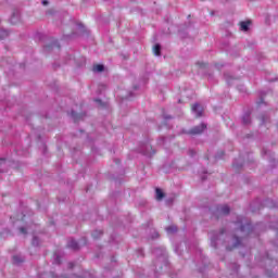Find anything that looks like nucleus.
<instances>
[{
	"mask_svg": "<svg viewBox=\"0 0 278 278\" xmlns=\"http://www.w3.org/2000/svg\"><path fill=\"white\" fill-rule=\"evenodd\" d=\"M207 129V126L205 124H201L199 126H195L189 130V134L191 136H199L202 131H205Z\"/></svg>",
	"mask_w": 278,
	"mask_h": 278,
	"instance_id": "1",
	"label": "nucleus"
},
{
	"mask_svg": "<svg viewBox=\"0 0 278 278\" xmlns=\"http://www.w3.org/2000/svg\"><path fill=\"white\" fill-rule=\"evenodd\" d=\"M192 112L197 114V118L203 116V106L201 104L195 103L191 106Z\"/></svg>",
	"mask_w": 278,
	"mask_h": 278,
	"instance_id": "2",
	"label": "nucleus"
},
{
	"mask_svg": "<svg viewBox=\"0 0 278 278\" xmlns=\"http://www.w3.org/2000/svg\"><path fill=\"white\" fill-rule=\"evenodd\" d=\"M217 212L222 216H227L229 212H231V210L229 208V205L225 204V205L218 206Z\"/></svg>",
	"mask_w": 278,
	"mask_h": 278,
	"instance_id": "3",
	"label": "nucleus"
},
{
	"mask_svg": "<svg viewBox=\"0 0 278 278\" xmlns=\"http://www.w3.org/2000/svg\"><path fill=\"white\" fill-rule=\"evenodd\" d=\"M68 249H73V251H77L79 249V243L75 240H71L67 244Z\"/></svg>",
	"mask_w": 278,
	"mask_h": 278,
	"instance_id": "4",
	"label": "nucleus"
},
{
	"mask_svg": "<svg viewBox=\"0 0 278 278\" xmlns=\"http://www.w3.org/2000/svg\"><path fill=\"white\" fill-rule=\"evenodd\" d=\"M249 25H251V21H245L240 23L241 31H249Z\"/></svg>",
	"mask_w": 278,
	"mask_h": 278,
	"instance_id": "5",
	"label": "nucleus"
},
{
	"mask_svg": "<svg viewBox=\"0 0 278 278\" xmlns=\"http://www.w3.org/2000/svg\"><path fill=\"white\" fill-rule=\"evenodd\" d=\"M155 192H156V201H162V199H164L165 197L164 191H162V189L160 188H156Z\"/></svg>",
	"mask_w": 278,
	"mask_h": 278,
	"instance_id": "6",
	"label": "nucleus"
},
{
	"mask_svg": "<svg viewBox=\"0 0 278 278\" xmlns=\"http://www.w3.org/2000/svg\"><path fill=\"white\" fill-rule=\"evenodd\" d=\"M154 55H162V46L160 43H156L153 48Z\"/></svg>",
	"mask_w": 278,
	"mask_h": 278,
	"instance_id": "7",
	"label": "nucleus"
},
{
	"mask_svg": "<svg viewBox=\"0 0 278 278\" xmlns=\"http://www.w3.org/2000/svg\"><path fill=\"white\" fill-rule=\"evenodd\" d=\"M10 36V33L8 30L0 29V40H5Z\"/></svg>",
	"mask_w": 278,
	"mask_h": 278,
	"instance_id": "8",
	"label": "nucleus"
},
{
	"mask_svg": "<svg viewBox=\"0 0 278 278\" xmlns=\"http://www.w3.org/2000/svg\"><path fill=\"white\" fill-rule=\"evenodd\" d=\"M104 68L105 67L101 64H97L93 66V71H96L97 73H103Z\"/></svg>",
	"mask_w": 278,
	"mask_h": 278,
	"instance_id": "9",
	"label": "nucleus"
},
{
	"mask_svg": "<svg viewBox=\"0 0 278 278\" xmlns=\"http://www.w3.org/2000/svg\"><path fill=\"white\" fill-rule=\"evenodd\" d=\"M167 233H177V226H169L166 228Z\"/></svg>",
	"mask_w": 278,
	"mask_h": 278,
	"instance_id": "10",
	"label": "nucleus"
},
{
	"mask_svg": "<svg viewBox=\"0 0 278 278\" xmlns=\"http://www.w3.org/2000/svg\"><path fill=\"white\" fill-rule=\"evenodd\" d=\"M242 121H243V125H249V123H251V115L249 114L244 115Z\"/></svg>",
	"mask_w": 278,
	"mask_h": 278,
	"instance_id": "11",
	"label": "nucleus"
},
{
	"mask_svg": "<svg viewBox=\"0 0 278 278\" xmlns=\"http://www.w3.org/2000/svg\"><path fill=\"white\" fill-rule=\"evenodd\" d=\"M101 236H103V231H101V230H96L93 233H92V237L93 238H99V237H101Z\"/></svg>",
	"mask_w": 278,
	"mask_h": 278,
	"instance_id": "12",
	"label": "nucleus"
},
{
	"mask_svg": "<svg viewBox=\"0 0 278 278\" xmlns=\"http://www.w3.org/2000/svg\"><path fill=\"white\" fill-rule=\"evenodd\" d=\"M13 262H14V264H21V262H23V260L18 258V256H13Z\"/></svg>",
	"mask_w": 278,
	"mask_h": 278,
	"instance_id": "13",
	"label": "nucleus"
},
{
	"mask_svg": "<svg viewBox=\"0 0 278 278\" xmlns=\"http://www.w3.org/2000/svg\"><path fill=\"white\" fill-rule=\"evenodd\" d=\"M235 240H236V244H235V247H238V245L240 244V238L235 237Z\"/></svg>",
	"mask_w": 278,
	"mask_h": 278,
	"instance_id": "14",
	"label": "nucleus"
},
{
	"mask_svg": "<svg viewBox=\"0 0 278 278\" xmlns=\"http://www.w3.org/2000/svg\"><path fill=\"white\" fill-rule=\"evenodd\" d=\"M20 231H21V233H27V229H25L24 227H21Z\"/></svg>",
	"mask_w": 278,
	"mask_h": 278,
	"instance_id": "15",
	"label": "nucleus"
},
{
	"mask_svg": "<svg viewBox=\"0 0 278 278\" xmlns=\"http://www.w3.org/2000/svg\"><path fill=\"white\" fill-rule=\"evenodd\" d=\"M37 242H38V238L34 237L33 244H37Z\"/></svg>",
	"mask_w": 278,
	"mask_h": 278,
	"instance_id": "16",
	"label": "nucleus"
},
{
	"mask_svg": "<svg viewBox=\"0 0 278 278\" xmlns=\"http://www.w3.org/2000/svg\"><path fill=\"white\" fill-rule=\"evenodd\" d=\"M42 5H49V1L43 0V1H42Z\"/></svg>",
	"mask_w": 278,
	"mask_h": 278,
	"instance_id": "17",
	"label": "nucleus"
},
{
	"mask_svg": "<svg viewBox=\"0 0 278 278\" xmlns=\"http://www.w3.org/2000/svg\"><path fill=\"white\" fill-rule=\"evenodd\" d=\"M55 262L56 264H60V256H56Z\"/></svg>",
	"mask_w": 278,
	"mask_h": 278,
	"instance_id": "18",
	"label": "nucleus"
},
{
	"mask_svg": "<svg viewBox=\"0 0 278 278\" xmlns=\"http://www.w3.org/2000/svg\"><path fill=\"white\" fill-rule=\"evenodd\" d=\"M70 268H73V266H75L73 263L68 264Z\"/></svg>",
	"mask_w": 278,
	"mask_h": 278,
	"instance_id": "19",
	"label": "nucleus"
},
{
	"mask_svg": "<svg viewBox=\"0 0 278 278\" xmlns=\"http://www.w3.org/2000/svg\"><path fill=\"white\" fill-rule=\"evenodd\" d=\"M240 230H241V231H244V226H241Z\"/></svg>",
	"mask_w": 278,
	"mask_h": 278,
	"instance_id": "20",
	"label": "nucleus"
},
{
	"mask_svg": "<svg viewBox=\"0 0 278 278\" xmlns=\"http://www.w3.org/2000/svg\"><path fill=\"white\" fill-rule=\"evenodd\" d=\"M96 102L101 103V100H96Z\"/></svg>",
	"mask_w": 278,
	"mask_h": 278,
	"instance_id": "21",
	"label": "nucleus"
},
{
	"mask_svg": "<svg viewBox=\"0 0 278 278\" xmlns=\"http://www.w3.org/2000/svg\"><path fill=\"white\" fill-rule=\"evenodd\" d=\"M72 116H75V112H72Z\"/></svg>",
	"mask_w": 278,
	"mask_h": 278,
	"instance_id": "22",
	"label": "nucleus"
},
{
	"mask_svg": "<svg viewBox=\"0 0 278 278\" xmlns=\"http://www.w3.org/2000/svg\"><path fill=\"white\" fill-rule=\"evenodd\" d=\"M79 27L84 28V25H79Z\"/></svg>",
	"mask_w": 278,
	"mask_h": 278,
	"instance_id": "23",
	"label": "nucleus"
},
{
	"mask_svg": "<svg viewBox=\"0 0 278 278\" xmlns=\"http://www.w3.org/2000/svg\"><path fill=\"white\" fill-rule=\"evenodd\" d=\"M194 154V152L193 151H191V155H193Z\"/></svg>",
	"mask_w": 278,
	"mask_h": 278,
	"instance_id": "24",
	"label": "nucleus"
}]
</instances>
